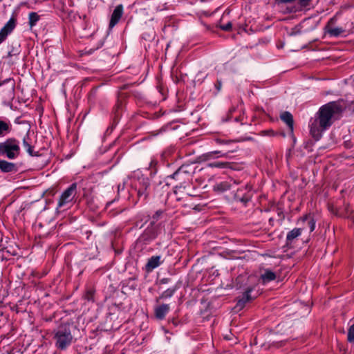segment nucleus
I'll return each mask as SVG.
<instances>
[{
  "instance_id": "f257e3e1",
  "label": "nucleus",
  "mask_w": 354,
  "mask_h": 354,
  "mask_svg": "<svg viewBox=\"0 0 354 354\" xmlns=\"http://www.w3.org/2000/svg\"><path fill=\"white\" fill-rule=\"evenodd\" d=\"M343 109L344 106L340 102H330L322 106L316 118L310 121V132L312 136L319 140L323 132L337 119Z\"/></svg>"
},
{
  "instance_id": "f03ea898",
  "label": "nucleus",
  "mask_w": 354,
  "mask_h": 354,
  "mask_svg": "<svg viewBox=\"0 0 354 354\" xmlns=\"http://www.w3.org/2000/svg\"><path fill=\"white\" fill-rule=\"evenodd\" d=\"M53 338L57 348L63 350L68 347L73 340L70 325L68 324L60 325L57 329L55 330Z\"/></svg>"
},
{
  "instance_id": "7ed1b4c3",
  "label": "nucleus",
  "mask_w": 354,
  "mask_h": 354,
  "mask_svg": "<svg viewBox=\"0 0 354 354\" xmlns=\"http://www.w3.org/2000/svg\"><path fill=\"white\" fill-rule=\"evenodd\" d=\"M20 154L19 142L14 138H9L0 142V156L4 155L8 159H16Z\"/></svg>"
},
{
  "instance_id": "20e7f679",
  "label": "nucleus",
  "mask_w": 354,
  "mask_h": 354,
  "mask_svg": "<svg viewBox=\"0 0 354 354\" xmlns=\"http://www.w3.org/2000/svg\"><path fill=\"white\" fill-rule=\"evenodd\" d=\"M312 0H281V3H288L289 12H296L310 9Z\"/></svg>"
},
{
  "instance_id": "39448f33",
  "label": "nucleus",
  "mask_w": 354,
  "mask_h": 354,
  "mask_svg": "<svg viewBox=\"0 0 354 354\" xmlns=\"http://www.w3.org/2000/svg\"><path fill=\"white\" fill-rule=\"evenodd\" d=\"M76 189L77 185L73 183L62 193L58 202L59 207H62L73 201L77 193Z\"/></svg>"
},
{
  "instance_id": "423d86ee",
  "label": "nucleus",
  "mask_w": 354,
  "mask_h": 354,
  "mask_svg": "<svg viewBox=\"0 0 354 354\" xmlns=\"http://www.w3.org/2000/svg\"><path fill=\"white\" fill-rule=\"evenodd\" d=\"M15 27V19L11 18L0 30V44H1Z\"/></svg>"
},
{
  "instance_id": "0eeeda50",
  "label": "nucleus",
  "mask_w": 354,
  "mask_h": 354,
  "mask_svg": "<svg viewBox=\"0 0 354 354\" xmlns=\"http://www.w3.org/2000/svg\"><path fill=\"white\" fill-rule=\"evenodd\" d=\"M15 27V19L11 18L0 30V44H1Z\"/></svg>"
},
{
  "instance_id": "6e6552de",
  "label": "nucleus",
  "mask_w": 354,
  "mask_h": 354,
  "mask_svg": "<svg viewBox=\"0 0 354 354\" xmlns=\"http://www.w3.org/2000/svg\"><path fill=\"white\" fill-rule=\"evenodd\" d=\"M15 27V19L11 18L0 30V44H1Z\"/></svg>"
},
{
  "instance_id": "1a4fd4ad",
  "label": "nucleus",
  "mask_w": 354,
  "mask_h": 354,
  "mask_svg": "<svg viewBox=\"0 0 354 354\" xmlns=\"http://www.w3.org/2000/svg\"><path fill=\"white\" fill-rule=\"evenodd\" d=\"M123 14V7L122 5H118L114 9L109 24L110 28L114 27L120 21Z\"/></svg>"
},
{
  "instance_id": "9d476101",
  "label": "nucleus",
  "mask_w": 354,
  "mask_h": 354,
  "mask_svg": "<svg viewBox=\"0 0 354 354\" xmlns=\"http://www.w3.org/2000/svg\"><path fill=\"white\" fill-rule=\"evenodd\" d=\"M169 310V306L168 304H162L155 308V315L156 318L162 319Z\"/></svg>"
},
{
  "instance_id": "9b49d317",
  "label": "nucleus",
  "mask_w": 354,
  "mask_h": 354,
  "mask_svg": "<svg viewBox=\"0 0 354 354\" xmlns=\"http://www.w3.org/2000/svg\"><path fill=\"white\" fill-rule=\"evenodd\" d=\"M12 124L9 121L0 120V138L5 137L10 133Z\"/></svg>"
},
{
  "instance_id": "f8f14e48",
  "label": "nucleus",
  "mask_w": 354,
  "mask_h": 354,
  "mask_svg": "<svg viewBox=\"0 0 354 354\" xmlns=\"http://www.w3.org/2000/svg\"><path fill=\"white\" fill-rule=\"evenodd\" d=\"M161 264V257L153 256L150 258L146 266L148 271H151Z\"/></svg>"
},
{
  "instance_id": "ddd939ff",
  "label": "nucleus",
  "mask_w": 354,
  "mask_h": 354,
  "mask_svg": "<svg viewBox=\"0 0 354 354\" xmlns=\"http://www.w3.org/2000/svg\"><path fill=\"white\" fill-rule=\"evenodd\" d=\"M306 222L307 223V227L309 229V232H312L315 228V220L310 216H304L299 220V223H304Z\"/></svg>"
},
{
  "instance_id": "4468645a",
  "label": "nucleus",
  "mask_w": 354,
  "mask_h": 354,
  "mask_svg": "<svg viewBox=\"0 0 354 354\" xmlns=\"http://www.w3.org/2000/svg\"><path fill=\"white\" fill-rule=\"evenodd\" d=\"M15 165L12 162L6 160H0V170L3 172H10L15 169Z\"/></svg>"
},
{
  "instance_id": "2eb2a0df",
  "label": "nucleus",
  "mask_w": 354,
  "mask_h": 354,
  "mask_svg": "<svg viewBox=\"0 0 354 354\" xmlns=\"http://www.w3.org/2000/svg\"><path fill=\"white\" fill-rule=\"evenodd\" d=\"M304 228L305 227H304L303 228H294L293 230L290 231L286 236L287 241L290 242L295 239L296 238H297L299 236L301 235V232Z\"/></svg>"
},
{
  "instance_id": "dca6fc26",
  "label": "nucleus",
  "mask_w": 354,
  "mask_h": 354,
  "mask_svg": "<svg viewBox=\"0 0 354 354\" xmlns=\"http://www.w3.org/2000/svg\"><path fill=\"white\" fill-rule=\"evenodd\" d=\"M327 32L331 37H338L344 32V30L339 27L327 26Z\"/></svg>"
},
{
  "instance_id": "f3484780",
  "label": "nucleus",
  "mask_w": 354,
  "mask_h": 354,
  "mask_svg": "<svg viewBox=\"0 0 354 354\" xmlns=\"http://www.w3.org/2000/svg\"><path fill=\"white\" fill-rule=\"evenodd\" d=\"M250 292H251V290H247L242 296V297L239 299L238 302H237V306L239 307L240 308H242L246 302L249 301L250 299H251V297H250Z\"/></svg>"
},
{
  "instance_id": "a211bd4d",
  "label": "nucleus",
  "mask_w": 354,
  "mask_h": 354,
  "mask_svg": "<svg viewBox=\"0 0 354 354\" xmlns=\"http://www.w3.org/2000/svg\"><path fill=\"white\" fill-rule=\"evenodd\" d=\"M281 120L287 124L290 130L293 129L292 116L290 113L286 112L281 115Z\"/></svg>"
},
{
  "instance_id": "6ab92c4d",
  "label": "nucleus",
  "mask_w": 354,
  "mask_h": 354,
  "mask_svg": "<svg viewBox=\"0 0 354 354\" xmlns=\"http://www.w3.org/2000/svg\"><path fill=\"white\" fill-rule=\"evenodd\" d=\"M23 146L26 149V151L30 155H33V149L31 145L30 139L28 136H26L23 138Z\"/></svg>"
},
{
  "instance_id": "aec40b11",
  "label": "nucleus",
  "mask_w": 354,
  "mask_h": 354,
  "mask_svg": "<svg viewBox=\"0 0 354 354\" xmlns=\"http://www.w3.org/2000/svg\"><path fill=\"white\" fill-rule=\"evenodd\" d=\"M276 275L271 270H266L263 274L261 275V279L264 283L269 282L275 279Z\"/></svg>"
},
{
  "instance_id": "412c9836",
  "label": "nucleus",
  "mask_w": 354,
  "mask_h": 354,
  "mask_svg": "<svg viewBox=\"0 0 354 354\" xmlns=\"http://www.w3.org/2000/svg\"><path fill=\"white\" fill-rule=\"evenodd\" d=\"M232 185L227 182H222L214 186V189L217 191L224 192L231 189Z\"/></svg>"
},
{
  "instance_id": "4be33fe9",
  "label": "nucleus",
  "mask_w": 354,
  "mask_h": 354,
  "mask_svg": "<svg viewBox=\"0 0 354 354\" xmlns=\"http://www.w3.org/2000/svg\"><path fill=\"white\" fill-rule=\"evenodd\" d=\"M229 165H230L229 162H221V161L210 162V163L207 164V167H211V168H213V167L227 168V167H229Z\"/></svg>"
},
{
  "instance_id": "5701e85b",
  "label": "nucleus",
  "mask_w": 354,
  "mask_h": 354,
  "mask_svg": "<svg viewBox=\"0 0 354 354\" xmlns=\"http://www.w3.org/2000/svg\"><path fill=\"white\" fill-rule=\"evenodd\" d=\"M29 25L33 27L39 19V15L36 12H30L28 16Z\"/></svg>"
},
{
  "instance_id": "b1692460",
  "label": "nucleus",
  "mask_w": 354,
  "mask_h": 354,
  "mask_svg": "<svg viewBox=\"0 0 354 354\" xmlns=\"http://www.w3.org/2000/svg\"><path fill=\"white\" fill-rule=\"evenodd\" d=\"M217 155V157H225L227 156L226 153H223L220 151H211L205 155L206 160H210L214 158V155Z\"/></svg>"
},
{
  "instance_id": "393cba45",
  "label": "nucleus",
  "mask_w": 354,
  "mask_h": 354,
  "mask_svg": "<svg viewBox=\"0 0 354 354\" xmlns=\"http://www.w3.org/2000/svg\"><path fill=\"white\" fill-rule=\"evenodd\" d=\"M348 340L351 342H354V324L352 325L348 330Z\"/></svg>"
},
{
  "instance_id": "a878e982",
  "label": "nucleus",
  "mask_w": 354,
  "mask_h": 354,
  "mask_svg": "<svg viewBox=\"0 0 354 354\" xmlns=\"http://www.w3.org/2000/svg\"><path fill=\"white\" fill-rule=\"evenodd\" d=\"M174 293V290L173 289H168L165 291H164L161 296H160V298H167V297H171Z\"/></svg>"
},
{
  "instance_id": "bb28decb",
  "label": "nucleus",
  "mask_w": 354,
  "mask_h": 354,
  "mask_svg": "<svg viewBox=\"0 0 354 354\" xmlns=\"http://www.w3.org/2000/svg\"><path fill=\"white\" fill-rule=\"evenodd\" d=\"M220 28L225 31H229L232 29V23L228 22L226 24L221 25Z\"/></svg>"
},
{
  "instance_id": "cd10ccee",
  "label": "nucleus",
  "mask_w": 354,
  "mask_h": 354,
  "mask_svg": "<svg viewBox=\"0 0 354 354\" xmlns=\"http://www.w3.org/2000/svg\"><path fill=\"white\" fill-rule=\"evenodd\" d=\"M261 134L263 136H272L274 135V132L272 130L270 129V130H266V131H263L261 132Z\"/></svg>"
},
{
  "instance_id": "c85d7f7f",
  "label": "nucleus",
  "mask_w": 354,
  "mask_h": 354,
  "mask_svg": "<svg viewBox=\"0 0 354 354\" xmlns=\"http://www.w3.org/2000/svg\"><path fill=\"white\" fill-rule=\"evenodd\" d=\"M138 194L140 198H141V197H143L144 198H146V194H145L144 190L139 189L138 192Z\"/></svg>"
},
{
  "instance_id": "c756f323",
  "label": "nucleus",
  "mask_w": 354,
  "mask_h": 354,
  "mask_svg": "<svg viewBox=\"0 0 354 354\" xmlns=\"http://www.w3.org/2000/svg\"><path fill=\"white\" fill-rule=\"evenodd\" d=\"M178 172L176 171L173 174V178H175L178 175Z\"/></svg>"
},
{
  "instance_id": "7c9ffc66",
  "label": "nucleus",
  "mask_w": 354,
  "mask_h": 354,
  "mask_svg": "<svg viewBox=\"0 0 354 354\" xmlns=\"http://www.w3.org/2000/svg\"><path fill=\"white\" fill-rule=\"evenodd\" d=\"M2 85V83L0 82V86Z\"/></svg>"
},
{
  "instance_id": "2f4dec72",
  "label": "nucleus",
  "mask_w": 354,
  "mask_h": 354,
  "mask_svg": "<svg viewBox=\"0 0 354 354\" xmlns=\"http://www.w3.org/2000/svg\"><path fill=\"white\" fill-rule=\"evenodd\" d=\"M2 0H0V1H1Z\"/></svg>"
}]
</instances>
